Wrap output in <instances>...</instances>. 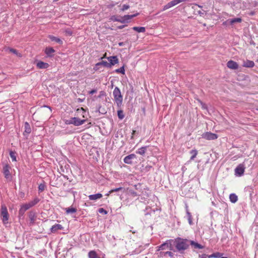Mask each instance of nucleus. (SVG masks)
<instances>
[{
	"mask_svg": "<svg viewBox=\"0 0 258 258\" xmlns=\"http://www.w3.org/2000/svg\"><path fill=\"white\" fill-rule=\"evenodd\" d=\"M113 85L112 84V85H111V87H113Z\"/></svg>",
	"mask_w": 258,
	"mask_h": 258,
	"instance_id": "obj_59",
	"label": "nucleus"
},
{
	"mask_svg": "<svg viewBox=\"0 0 258 258\" xmlns=\"http://www.w3.org/2000/svg\"><path fill=\"white\" fill-rule=\"evenodd\" d=\"M174 243L177 250L182 252L189 247V240L177 237L174 239Z\"/></svg>",
	"mask_w": 258,
	"mask_h": 258,
	"instance_id": "obj_1",
	"label": "nucleus"
},
{
	"mask_svg": "<svg viewBox=\"0 0 258 258\" xmlns=\"http://www.w3.org/2000/svg\"><path fill=\"white\" fill-rule=\"evenodd\" d=\"M123 189V187H118V188H114V189H112L111 190H110L109 191V193H113L114 192H117V191H119L120 190H121Z\"/></svg>",
	"mask_w": 258,
	"mask_h": 258,
	"instance_id": "obj_41",
	"label": "nucleus"
},
{
	"mask_svg": "<svg viewBox=\"0 0 258 258\" xmlns=\"http://www.w3.org/2000/svg\"><path fill=\"white\" fill-rule=\"evenodd\" d=\"M115 72L117 73H121V74H125V70L124 66L121 67V68L116 69L115 70Z\"/></svg>",
	"mask_w": 258,
	"mask_h": 258,
	"instance_id": "obj_33",
	"label": "nucleus"
},
{
	"mask_svg": "<svg viewBox=\"0 0 258 258\" xmlns=\"http://www.w3.org/2000/svg\"><path fill=\"white\" fill-rule=\"evenodd\" d=\"M24 128L25 130L23 135L26 136L29 135L31 132L30 125L27 122H25L24 123Z\"/></svg>",
	"mask_w": 258,
	"mask_h": 258,
	"instance_id": "obj_14",
	"label": "nucleus"
},
{
	"mask_svg": "<svg viewBox=\"0 0 258 258\" xmlns=\"http://www.w3.org/2000/svg\"><path fill=\"white\" fill-rule=\"evenodd\" d=\"M96 92H97V90L96 89H93V90H92L91 91H90L89 92V94L93 95V94H94V93H95Z\"/></svg>",
	"mask_w": 258,
	"mask_h": 258,
	"instance_id": "obj_48",
	"label": "nucleus"
},
{
	"mask_svg": "<svg viewBox=\"0 0 258 258\" xmlns=\"http://www.w3.org/2000/svg\"><path fill=\"white\" fill-rule=\"evenodd\" d=\"M135 132H136V131H133L132 135H134V134H135Z\"/></svg>",
	"mask_w": 258,
	"mask_h": 258,
	"instance_id": "obj_56",
	"label": "nucleus"
},
{
	"mask_svg": "<svg viewBox=\"0 0 258 258\" xmlns=\"http://www.w3.org/2000/svg\"><path fill=\"white\" fill-rule=\"evenodd\" d=\"M111 20L114 22H120V21L121 20V17H118L116 16H112L111 18Z\"/></svg>",
	"mask_w": 258,
	"mask_h": 258,
	"instance_id": "obj_37",
	"label": "nucleus"
},
{
	"mask_svg": "<svg viewBox=\"0 0 258 258\" xmlns=\"http://www.w3.org/2000/svg\"><path fill=\"white\" fill-rule=\"evenodd\" d=\"M113 96L114 97V101L116 103L118 107H120L122 105L123 97L121 94L119 88L115 87L113 91Z\"/></svg>",
	"mask_w": 258,
	"mask_h": 258,
	"instance_id": "obj_2",
	"label": "nucleus"
},
{
	"mask_svg": "<svg viewBox=\"0 0 258 258\" xmlns=\"http://www.w3.org/2000/svg\"><path fill=\"white\" fill-rule=\"evenodd\" d=\"M222 254L220 252L213 253V254L208 255V258L211 257H220Z\"/></svg>",
	"mask_w": 258,
	"mask_h": 258,
	"instance_id": "obj_35",
	"label": "nucleus"
},
{
	"mask_svg": "<svg viewBox=\"0 0 258 258\" xmlns=\"http://www.w3.org/2000/svg\"><path fill=\"white\" fill-rule=\"evenodd\" d=\"M202 138L208 140H214L218 138V135L211 132H206L202 135Z\"/></svg>",
	"mask_w": 258,
	"mask_h": 258,
	"instance_id": "obj_5",
	"label": "nucleus"
},
{
	"mask_svg": "<svg viewBox=\"0 0 258 258\" xmlns=\"http://www.w3.org/2000/svg\"><path fill=\"white\" fill-rule=\"evenodd\" d=\"M25 211L26 210L23 207H21L19 212V215L22 216L23 215Z\"/></svg>",
	"mask_w": 258,
	"mask_h": 258,
	"instance_id": "obj_45",
	"label": "nucleus"
},
{
	"mask_svg": "<svg viewBox=\"0 0 258 258\" xmlns=\"http://www.w3.org/2000/svg\"><path fill=\"white\" fill-rule=\"evenodd\" d=\"M16 154V153L15 152H14L12 151H11L10 152V156L11 158H12L13 161H17Z\"/></svg>",
	"mask_w": 258,
	"mask_h": 258,
	"instance_id": "obj_32",
	"label": "nucleus"
},
{
	"mask_svg": "<svg viewBox=\"0 0 258 258\" xmlns=\"http://www.w3.org/2000/svg\"><path fill=\"white\" fill-rule=\"evenodd\" d=\"M66 212L67 214L75 213L77 212V209L73 207L66 208Z\"/></svg>",
	"mask_w": 258,
	"mask_h": 258,
	"instance_id": "obj_28",
	"label": "nucleus"
},
{
	"mask_svg": "<svg viewBox=\"0 0 258 258\" xmlns=\"http://www.w3.org/2000/svg\"><path fill=\"white\" fill-rule=\"evenodd\" d=\"M36 66L39 69H44L48 68L49 65L47 63L44 62L42 61H39L37 63Z\"/></svg>",
	"mask_w": 258,
	"mask_h": 258,
	"instance_id": "obj_17",
	"label": "nucleus"
},
{
	"mask_svg": "<svg viewBox=\"0 0 258 258\" xmlns=\"http://www.w3.org/2000/svg\"><path fill=\"white\" fill-rule=\"evenodd\" d=\"M227 66L228 68L232 70H236L238 68V65L237 63L231 60L227 62Z\"/></svg>",
	"mask_w": 258,
	"mask_h": 258,
	"instance_id": "obj_12",
	"label": "nucleus"
},
{
	"mask_svg": "<svg viewBox=\"0 0 258 258\" xmlns=\"http://www.w3.org/2000/svg\"><path fill=\"white\" fill-rule=\"evenodd\" d=\"M105 95H106L105 92L104 91H101L99 93V95L98 96V97L99 98H101L102 96H104Z\"/></svg>",
	"mask_w": 258,
	"mask_h": 258,
	"instance_id": "obj_47",
	"label": "nucleus"
},
{
	"mask_svg": "<svg viewBox=\"0 0 258 258\" xmlns=\"http://www.w3.org/2000/svg\"><path fill=\"white\" fill-rule=\"evenodd\" d=\"M125 26V25L119 26L118 27V28L119 29H121L123 28Z\"/></svg>",
	"mask_w": 258,
	"mask_h": 258,
	"instance_id": "obj_52",
	"label": "nucleus"
},
{
	"mask_svg": "<svg viewBox=\"0 0 258 258\" xmlns=\"http://www.w3.org/2000/svg\"><path fill=\"white\" fill-rule=\"evenodd\" d=\"M190 153L192 155L190 157V160H192L196 158L198 154V151L196 150H192L190 151Z\"/></svg>",
	"mask_w": 258,
	"mask_h": 258,
	"instance_id": "obj_31",
	"label": "nucleus"
},
{
	"mask_svg": "<svg viewBox=\"0 0 258 258\" xmlns=\"http://www.w3.org/2000/svg\"><path fill=\"white\" fill-rule=\"evenodd\" d=\"M229 199L231 203H235L238 200V197L235 194H231L229 196Z\"/></svg>",
	"mask_w": 258,
	"mask_h": 258,
	"instance_id": "obj_23",
	"label": "nucleus"
},
{
	"mask_svg": "<svg viewBox=\"0 0 258 258\" xmlns=\"http://www.w3.org/2000/svg\"><path fill=\"white\" fill-rule=\"evenodd\" d=\"M130 8V6L128 5H123L122 8L120 9L121 11H124Z\"/></svg>",
	"mask_w": 258,
	"mask_h": 258,
	"instance_id": "obj_43",
	"label": "nucleus"
},
{
	"mask_svg": "<svg viewBox=\"0 0 258 258\" xmlns=\"http://www.w3.org/2000/svg\"><path fill=\"white\" fill-rule=\"evenodd\" d=\"M139 13H137L134 15H126L123 17H121V20L120 22L121 23H125L129 22L130 20L139 15Z\"/></svg>",
	"mask_w": 258,
	"mask_h": 258,
	"instance_id": "obj_6",
	"label": "nucleus"
},
{
	"mask_svg": "<svg viewBox=\"0 0 258 258\" xmlns=\"http://www.w3.org/2000/svg\"><path fill=\"white\" fill-rule=\"evenodd\" d=\"M208 257V255H206V254H202V255H199V257L200 258H207V257Z\"/></svg>",
	"mask_w": 258,
	"mask_h": 258,
	"instance_id": "obj_49",
	"label": "nucleus"
},
{
	"mask_svg": "<svg viewBox=\"0 0 258 258\" xmlns=\"http://www.w3.org/2000/svg\"><path fill=\"white\" fill-rule=\"evenodd\" d=\"M98 212L100 213L103 214H106L107 213V212L103 208H99L98 209Z\"/></svg>",
	"mask_w": 258,
	"mask_h": 258,
	"instance_id": "obj_44",
	"label": "nucleus"
},
{
	"mask_svg": "<svg viewBox=\"0 0 258 258\" xmlns=\"http://www.w3.org/2000/svg\"><path fill=\"white\" fill-rule=\"evenodd\" d=\"M111 193H109V192L106 194V196H108Z\"/></svg>",
	"mask_w": 258,
	"mask_h": 258,
	"instance_id": "obj_55",
	"label": "nucleus"
},
{
	"mask_svg": "<svg viewBox=\"0 0 258 258\" xmlns=\"http://www.w3.org/2000/svg\"><path fill=\"white\" fill-rule=\"evenodd\" d=\"M100 66H103L104 67L109 68L108 62L106 61L102 60L100 62L97 63L94 67V69L95 70H97L99 69V67Z\"/></svg>",
	"mask_w": 258,
	"mask_h": 258,
	"instance_id": "obj_16",
	"label": "nucleus"
},
{
	"mask_svg": "<svg viewBox=\"0 0 258 258\" xmlns=\"http://www.w3.org/2000/svg\"><path fill=\"white\" fill-rule=\"evenodd\" d=\"M20 195H21V197H23L24 196V192H21L20 193Z\"/></svg>",
	"mask_w": 258,
	"mask_h": 258,
	"instance_id": "obj_53",
	"label": "nucleus"
},
{
	"mask_svg": "<svg viewBox=\"0 0 258 258\" xmlns=\"http://www.w3.org/2000/svg\"><path fill=\"white\" fill-rule=\"evenodd\" d=\"M118 45L119 46H122L124 45V42H119Z\"/></svg>",
	"mask_w": 258,
	"mask_h": 258,
	"instance_id": "obj_51",
	"label": "nucleus"
},
{
	"mask_svg": "<svg viewBox=\"0 0 258 258\" xmlns=\"http://www.w3.org/2000/svg\"><path fill=\"white\" fill-rule=\"evenodd\" d=\"M242 19L240 18H236L234 19H230L226 21V22L229 23L230 25H233L236 23H241Z\"/></svg>",
	"mask_w": 258,
	"mask_h": 258,
	"instance_id": "obj_19",
	"label": "nucleus"
},
{
	"mask_svg": "<svg viewBox=\"0 0 258 258\" xmlns=\"http://www.w3.org/2000/svg\"><path fill=\"white\" fill-rule=\"evenodd\" d=\"M170 2L171 3L172 7H173V6L178 4V0H173Z\"/></svg>",
	"mask_w": 258,
	"mask_h": 258,
	"instance_id": "obj_46",
	"label": "nucleus"
},
{
	"mask_svg": "<svg viewBox=\"0 0 258 258\" xmlns=\"http://www.w3.org/2000/svg\"><path fill=\"white\" fill-rule=\"evenodd\" d=\"M29 219L30 220V223L33 224L35 223L36 218V213L34 211H31L28 215Z\"/></svg>",
	"mask_w": 258,
	"mask_h": 258,
	"instance_id": "obj_13",
	"label": "nucleus"
},
{
	"mask_svg": "<svg viewBox=\"0 0 258 258\" xmlns=\"http://www.w3.org/2000/svg\"><path fill=\"white\" fill-rule=\"evenodd\" d=\"M220 258H228L227 257H221Z\"/></svg>",
	"mask_w": 258,
	"mask_h": 258,
	"instance_id": "obj_57",
	"label": "nucleus"
},
{
	"mask_svg": "<svg viewBox=\"0 0 258 258\" xmlns=\"http://www.w3.org/2000/svg\"><path fill=\"white\" fill-rule=\"evenodd\" d=\"M166 255H168L171 257L173 256V253L171 251L160 252V255L161 256H165Z\"/></svg>",
	"mask_w": 258,
	"mask_h": 258,
	"instance_id": "obj_30",
	"label": "nucleus"
},
{
	"mask_svg": "<svg viewBox=\"0 0 258 258\" xmlns=\"http://www.w3.org/2000/svg\"><path fill=\"white\" fill-rule=\"evenodd\" d=\"M186 214H187V220H188L189 224L190 225H192V216H191L190 213L189 212V211L187 209V207H186Z\"/></svg>",
	"mask_w": 258,
	"mask_h": 258,
	"instance_id": "obj_27",
	"label": "nucleus"
},
{
	"mask_svg": "<svg viewBox=\"0 0 258 258\" xmlns=\"http://www.w3.org/2000/svg\"><path fill=\"white\" fill-rule=\"evenodd\" d=\"M63 229L62 226L60 224H56L54 225L50 228V231L52 233L56 232L58 230H62Z\"/></svg>",
	"mask_w": 258,
	"mask_h": 258,
	"instance_id": "obj_18",
	"label": "nucleus"
},
{
	"mask_svg": "<svg viewBox=\"0 0 258 258\" xmlns=\"http://www.w3.org/2000/svg\"><path fill=\"white\" fill-rule=\"evenodd\" d=\"M49 38L52 41H55L60 44L62 43V41L59 38H57L56 37H55V36H53L52 35H50L49 36Z\"/></svg>",
	"mask_w": 258,
	"mask_h": 258,
	"instance_id": "obj_24",
	"label": "nucleus"
},
{
	"mask_svg": "<svg viewBox=\"0 0 258 258\" xmlns=\"http://www.w3.org/2000/svg\"><path fill=\"white\" fill-rule=\"evenodd\" d=\"M45 186L44 184H40L38 186V190L40 192L43 191L45 189Z\"/></svg>",
	"mask_w": 258,
	"mask_h": 258,
	"instance_id": "obj_42",
	"label": "nucleus"
},
{
	"mask_svg": "<svg viewBox=\"0 0 258 258\" xmlns=\"http://www.w3.org/2000/svg\"><path fill=\"white\" fill-rule=\"evenodd\" d=\"M11 167L7 164H6L3 166V172L4 174L5 177L8 179L11 178V174L10 172V169Z\"/></svg>",
	"mask_w": 258,
	"mask_h": 258,
	"instance_id": "obj_10",
	"label": "nucleus"
},
{
	"mask_svg": "<svg viewBox=\"0 0 258 258\" xmlns=\"http://www.w3.org/2000/svg\"><path fill=\"white\" fill-rule=\"evenodd\" d=\"M189 243L191 245L193 246L195 248L203 249L204 248L203 245L192 240H189Z\"/></svg>",
	"mask_w": 258,
	"mask_h": 258,
	"instance_id": "obj_22",
	"label": "nucleus"
},
{
	"mask_svg": "<svg viewBox=\"0 0 258 258\" xmlns=\"http://www.w3.org/2000/svg\"><path fill=\"white\" fill-rule=\"evenodd\" d=\"M136 158L137 156L135 154H131L125 156L123 159V161L126 164H132L133 163V160Z\"/></svg>",
	"mask_w": 258,
	"mask_h": 258,
	"instance_id": "obj_9",
	"label": "nucleus"
},
{
	"mask_svg": "<svg viewBox=\"0 0 258 258\" xmlns=\"http://www.w3.org/2000/svg\"><path fill=\"white\" fill-rule=\"evenodd\" d=\"M113 85L112 84V85H111V87H113Z\"/></svg>",
	"mask_w": 258,
	"mask_h": 258,
	"instance_id": "obj_58",
	"label": "nucleus"
},
{
	"mask_svg": "<svg viewBox=\"0 0 258 258\" xmlns=\"http://www.w3.org/2000/svg\"><path fill=\"white\" fill-rule=\"evenodd\" d=\"M132 29L139 33H144L146 31L144 27H134Z\"/></svg>",
	"mask_w": 258,
	"mask_h": 258,
	"instance_id": "obj_25",
	"label": "nucleus"
},
{
	"mask_svg": "<svg viewBox=\"0 0 258 258\" xmlns=\"http://www.w3.org/2000/svg\"><path fill=\"white\" fill-rule=\"evenodd\" d=\"M134 186L136 189H138V185H135Z\"/></svg>",
	"mask_w": 258,
	"mask_h": 258,
	"instance_id": "obj_54",
	"label": "nucleus"
},
{
	"mask_svg": "<svg viewBox=\"0 0 258 258\" xmlns=\"http://www.w3.org/2000/svg\"><path fill=\"white\" fill-rule=\"evenodd\" d=\"M172 7L171 5V3L170 2H169L168 3H167L166 5H165V6H163V9H162V11H165L170 8Z\"/></svg>",
	"mask_w": 258,
	"mask_h": 258,
	"instance_id": "obj_39",
	"label": "nucleus"
},
{
	"mask_svg": "<svg viewBox=\"0 0 258 258\" xmlns=\"http://www.w3.org/2000/svg\"><path fill=\"white\" fill-rule=\"evenodd\" d=\"M242 66L245 68H253L254 66V62L252 60H246L243 61Z\"/></svg>",
	"mask_w": 258,
	"mask_h": 258,
	"instance_id": "obj_15",
	"label": "nucleus"
},
{
	"mask_svg": "<svg viewBox=\"0 0 258 258\" xmlns=\"http://www.w3.org/2000/svg\"><path fill=\"white\" fill-rule=\"evenodd\" d=\"M23 207L26 211L30 209V208L32 207L31 204L30 203H28L27 204H25L21 206Z\"/></svg>",
	"mask_w": 258,
	"mask_h": 258,
	"instance_id": "obj_38",
	"label": "nucleus"
},
{
	"mask_svg": "<svg viewBox=\"0 0 258 258\" xmlns=\"http://www.w3.org/2000/svg\"><path fill=\"white\" fill-rule=\"evenodd\" d=\"M9 50L10 52H12L14 54H15L16 55L19 56H21V54L18 53V52L17 51V50L15 49H14V48H10L9 49Z\"/></svg>",
	"mask_w": 258,
	"mask_h": 258,
	"instance_id": "obj_40",
	"label": "nucleus"
},
{
	"mask_svg": "<svg viewBox=\"0 0 258 258\" xmlns=\"http://www.w3.org/2000/svg\"><path fill=\"white\" fill-rule=\"evenodd\" d=\"M55 52L54 49L52 47H46L45 50V53L49 57L52 56V54Z\"/></svg>",
	"mask_w": 258,
	"mask_h": 258,
	"instance_id": "obj_21",
	"label": "nucleus"
},
{
	"mask_svg": "<svg viewBox=\"0 0 258 258\" xmlns=\"http://www.w3.org/2000/svg\"><path fill=\"white\" fill-rule=\"evenodd\" d=\"M130 192H131V194L133 196H138L137 193L136 191H132V190H131V191H130Z\"/></svg>",
	"mask_w": 258,
	"mask_h": 258,
	"instance_id": "obj_50",
	"label": "nucleus"
},
{
	"mask_svg": "<svg viewBox=\"0 0 258 258\" xmlns=\"http://www.w3.org/2000/svg\"><path fill=\"white\" fill-rule=\"evenodd\" d=\"M1 217L4 224L5 225L9 223V214L5 205L1 206Z\"/></svg>",
	"mask_w": 258,
	"mask_h": 258,
	"instance_id": "obj_3",
	"label": "nucleus"
},
{
	"mask_svg": "<svg viewBox=\"0 0 258 258\" xmlns=\"http://www.w3.org/2000/svg\"><path fill=\"white\" fill-rule=\"evenodd\" d=\"M147 146H144L139 149L138 151H136L137 154H139L141 155H144L146 152L147 150Z\"/></svg>",
	"mask_w": 258,
	"mask_h": 258,
	"instance_id": "obj_26",
	"label": "nucleus"
},
{
	"mask_svg": "<svg viewBox=\"0 0 258 258\" xmlns=\"http://www.w3.org/2000/svg\"><path fill=\"white\" fill-rule=\"evenodd\" d=\"M88 256L89 258H98L96 251L91 250L88 253Z\"/></svg>",
	"mask_w": 258,
	"mask_h": 258,
	"instance_id": "obj_29",
	"label": "nucleus"
},
{
	"mask_svg": "<svg viewBox=\"0 0 258 258\" xmlns=\"http://www.w3.org/2000/svg\"><path fill=\"white\" fill-rule=\"evenodd\" d=\"M102 197V195L100 193H98L94 195H91L89 196V199L90 200L95 201L97 199H100Z\"/></svg>",
	"mask_w": 258,
	"mask_h": 258,
	"instance_id": "obj_20",
	"label": "nucleus"
},
{
	"mask_svg": "<svg viewBox=\"0 0 258 258\" xmlns=\"http://www.w3.org/2000/svg\"><path fill=\"white\" fill-rule=\"evenodd\" d=\"M172 241L173 240L171 239L166 241V242H164V243L162 244L159 246H158V250H164L168 248H169L170 250H172V248L170 242Z\"/></svg>",
	"mask_w": 258,
	"mask_h": 258,
	"instance_id": "obj_8",
	"label": "nucleus"
},
{
	"mask_svg": "<svg viewBox=\"0 0 258 258\" xmlns=\"http://www.w3.org/2000/svg\"><path fill=\"white\" fill-rule=\"evenodd\" d=\"M117 116L120 119H122L124 117L123 111L122 110H118Z\"/></svg>",
	"mask_w": 258,
	"mask_h": 258,
	"instance_id": "obj_34",
	"label": "nucleus"
},
{
	"mask_svg": "<svg viewBox=\"0 0 258 258\" xmlns=\"http://www.w3.org/2000/svg\"><path fill=\"white\" fill-rule=\"evenodd\" d=\"M108 60L109 61V68H110L112 66L117 64L118 62V59L116 56H111L107 57Z\"/></svg>",
	"mask_w": 258,
	"mask_h": 258,
	"instance_id": "obj_11",
	"label": "nucleus"
},
{
	"mask_svg": "<svg viewBox=\"0 0 258 258\" xmlns=\"http://www.w3.org/2000/svg\"><path fill=\"white\" fill-rule=\"evenodd\" d=\"M86 119H81L79 117H72L69 120H67L68 124H74L75 126H79L84 124L86 122Z\"/></svg>",
	"mask_w": 258,
	"mask_h": 258,
	"instance_id": "obj_4",
	"label": "nucleus"
},
{
	"mask_svg": "<svg viewBox=\"0 0 258 258\" xmlns=\"http://www.w3.org/2000/svg\"><path fill=\"white\" fill-rule=\"evenodd\" d=\"M245 167L243 164H240L238 165L237 167L235 169V175H237L239 176H241L242 175L244 172Z\"/></svg>",
	"mask_w": 258,
	"mask_h": 258,
	"instance_id": "obj_7",
	"label": "nucleus"
},
{
	"mask_svg": "<svg viewBox=\"0 0 258 258\" xmlns=\"http://www.w3.org/2000/svg\"><path fill=\"white\" fill-rule=\"evenodd\" d=\"M39 201L40 200L39 198H35L33 201L30 202L29 203L31 204V206L33 207L35 205H36Z\"/></svg>",
	"mask_w": 258,
	"mask_h": 258,
	"instance_id": "obj_36",
	"label": "nucleus"
}]
</instances>
